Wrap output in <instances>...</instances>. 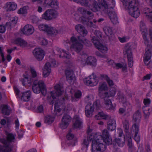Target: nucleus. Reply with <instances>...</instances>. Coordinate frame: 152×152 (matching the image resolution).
Wrapping results in <instances>:
<instances>
[{"mask_svg":"<svg viewBox=\"0 0 152 152\" xmlns=\"http://www.w3.org/2000/svg\"><path fill=\"white\" fill-rule=\"evenodd\" d=\"M151 51L149 50H148L146 52H145V56L144 58H146L148 59H150L151 58Z\"/></svg>","mask_w":152,"mask_h":152,"instance_id":"864d4df0","label":"nucleus"},{"mask_svg":"<svg viewBox=\"0 0 152 152\" xmlns=\"http://www.w3.org/2000/svg\"><path fill=\"white\" fill-rule=\"evenodd\" d=\"M15 43L19 46L21 47H25L27 45V43L21 38H18L15 39Z\"/></svg>","mask_w":152,"mask_h":152,"instance_id":"f704fd0d","label":"nucleus"},{"mask_svg":"<svg viewBox=\"0 0 152 152\" xmlns=\"http://www.w3.org/2000/svg\"><path fill=\"white\" fill-rule=\"evenodd\" d=\"M141 115L140 112L137 110L133 116V121L134 123L132 127H139Z\"/></svg>","mask_w":152,"mask_h":152,"instance_id":"dca6fc26","label":"nucleus"},{"mask_svg":"<svg viewBox=\"0 0 152 152\" xmlns=\"http://www.w3.org/2000/svg\"><path fill=\"white\" fill-rule=\"evenodd\" d=\"M143 37L144 41V43L146 45H148V40L146 38V35L145 34H144L142 35Z\"/></svg>","mask_w":152,"mask_h":152,"instance_id":"338daca9","label":"nucleus"},{"mask_svg":"<svg viewBox=\"0 0 152 152\" xmlns=\"http://www.w3.org/2000/svg\"><path fill=\"white\" fill-rule=\"evenodd\" d=\"M91 2L92 4H91L89 7L90 10L95 12L100 11L103 12L104 7L102 4L95 0H92Z\"/></svg>","mask_w":152,"mask_h":152,"instance_id":"f8f14e48","label":"nucleus"},{"mask_svg":"<svg viewBox=\"0 0 152 152\" xmlns=\"http://www.w3.org/2000/svg\"><path fill=\"white\" fill-rule=\"evenodd\" d=\"M71 118L69 115L64 114L60 124V127L62 129H66L71 122Z\"/></svg>","mask_w":152,"mask_h":152,"instance_id":"ddd939ff","label":"nucleus"},{"mask_svg":"<svg viewBox=\"0 0 152 152\" xmlns=\"http://www.w3.org/2000/svg\"><path fill=\"white\" fill-rule=\"evenodd\" d=\"M142 12L145 16L151 18L150 21L152 22V11L148 7H145L143 8Z\"/></svg>","mask_w":152,"mask_h":152,"instance_id":"cd10ccee","label":"nucleus"},{"mask_svg":"<svg viewBox=\"0 0 152 152\" xmlns=\"http://www.w3.org/2000/svg\"><path fill=\"white\" fill-rule=\"evenodd\" d=\"M23 78H21L20 80L22 83V84L23 86H25L26 84V82L27 81L28 77V76L25 75H23Z\"/></svg>","mask_w":152,"mask_h":152,"instance_id":"603ef678","label":"nucleus"},{"mask_svg":"<svg viewBox=\"0 0 152 152\" xmlns=\"http://www.w3.org/2000/svg\"><path fill=\"white\" fill-rule=\"evenodd\" d=\"M87 25L88 26L91 27L95 28L96 27V25L91 21H88L87 23Z\"/></svg>","mask_w":152,"mask_h":152,"instance_id":"0e129e2a","label":"nucleus"},{"mask_svg":"<svg viewBox=\"0 0 152 152\" xmlns=\"http://www.w3.org/2000/svg\"><path fill=\"white\" fill-rule=\"evenodd\" d=\"M18 18L16 17H13L11 19V22L12 24L14 25L17 23V21Z\"/></svg>","mask_w":152,"mask_h":152,"instance_id":"680f3d73","label":"nucleus"},{"mask_svg":"<svg viewBox=\"0 0 152 152\" xmlns=\"http://www.w3.org/2000/svg\"><path fill=\"white\" fill-rule=\"evenodd\" d=\"M30 71L31 73V77L32 78H34L37 77V72L33 68H31Z\"/></svg>","mask_w":152,"mask_h":152,"instance_id":"3c124183","label":"nucleus"},{"mask_svg":"<svg viewBox=\"0 0 152 152\" xmlns=\"http://www.w3.org/2000/svg\"><path fill=\"white\" fill-rule=\"evenodd\" d=\"M84 83L86 85L90 86H94L97 85L99 80L97 78L93 73L84 80Z\"/></svg>","mask_w":152,"mask_h":152,"instance_id":"9b49d317","label":"nucleus"},{"mask_svg":"<svg viewBox=\"0 0 152 152\" xmlns=\"http://www.w3.org/2000/svg\"><path fill=\"white\" fill-rule=\"evenodd\" d=\"M48 26L47 25L40 24L38 26V28L40 30L47 32Z\"/></svg>","mask_w":152,"mask_h":152,"instance_id":"8fccbe9b","label":"nucleus"},{"mask_svg":"<svg viewBox=\"0 0 152 152\" xmlns=\"http://www.w3.org/2000/svg\"><path fill=\"white\" fill-rule=\"evenodd\" d=\"M76 30L80 34V36L84 37L87 33V31L85 28L81 24H78L75 26Z\"/></svg>","mask_w":152,"mask_h":152,"instance_id":"6ab92c4d","label":"nucleus"},{"mask_svg":"<svg viewBox=\"0 0 152 152\" xmlns=\"http://www.w3.org/2000/svg\"><path fill=\"white\" fill-rule=\"evenodd\" d=\"M31 96V91H28L22 93L21 99L24 101H28L30 100Z\"/></svg>","mask_w":152,"mask_h":152,"instance_id":"bb28decb","label":"nucleus"},{"mask_svg":"<svg viewBox=\"0 0 152 152\" xmlns=\"http://www.w3.org/2000/svg\"><path fill=\"white\" fill-rule=\"evenodd\" d=\"M139 127H132L133 131L135 132L134 139L137 142H139L140 138L139 135H138L139 131Z\"/></svg>","mask_w":152,"mask_h":152,"instance_id":"c9c22d12","label":"nucleus"},{"mask_svg":"<svg viewBox=\"0 0 152 152\" xmlns=\"http://www.w3.org/2000/svg\"><path fill=\"white\" fill-rule=\"evenodd\" d=\"M28 9V7L27 6H24L23 7L20 8L18 11V13L19 14L22 15L26 14L27 13V11Z\"/></svg>","mask_w":152,"mask_h":152,"instance_id":"c03bdc74","label":"nucleus"},{"mask_svg":"<svg viewBox=\"0 0 152 152\" xmlns=\"http://www.w3.org/2000/svg\"><path fill=\"white\" fill-rule=\"evenodd\" d=\"M47 32L50 35H56L58 33V31L53 27L48 26Z\"/></svg>","mask_w":152,"mask_h":152,"instance_id":"37998d69","label":"nucleus"},{"mask_svg":"<svg viewBox=\"0 0 152 152\" xmlns=\"http://www.w3.org/2000/svg\"><path fill=\"white\" fill-rule=\"evenodd\" d=\"M66 137L68 140H71L73 138L74 135L71 133H68L66 135Z\"/></svg>","mask_w":152,"mask_h":152,"instance_id":"e2e57ef3","label":"nucleus"},{"mask_svg":"<svg viewBox=\"0 0 152 152\" xmlns=\"http://www.w3.org/2000/svg\"><path fill=\"white\" fill-rule=\"evenodd\" d=\"M96 61V59L94 57L89 56L87 58L85 63L88 65L95 66Z\"/></svg>","mask_w":152,"mask_h":152,"instance_id":"c85d7f7f","label":"nucleus"},{"mask_svg":"<svg viewBox=\"0 0 152 152\" xmlns=\"http://www.w3.org/2000/svg\"><path fill=\"white\" fill-rule=\"evenodd\" d=\"M94 111V108L91 104H88L85 107V113L87 117H90L91 116Z\"/></svg>","mask_w":152,"mask_h":152,"instance_id":"5701e85b","label":"nucleus"},{"mask_svg":"<svg viewBox=\"0 0 152 152\" xmlns=\"http://www.w3.org/2000/svg\"><path fill=\"white\" fill-rule=\"evenodd\" d=\"M128 65L129 67H132L133 65L132 57L127 58Z\"/></svg>","mask_w":152,"mask_h":152,"instance_id":"4d7b16f0","label":"nucleus"},{"mask_svg":"<svg viewBox=\"0 0 152 152\" xmlns=\"http://www.w3.org/2000/svg\"><path fill=\"white\" fill-rule=\"evenodd\" d=\"M75 96L77 99H80L81 98L82 94L80 91H78L75 93Z\"/></svg>","mask_w":152,"mask_h":152,"instance_id":"bf43d9fd","label":"nucleus"},{"mask_svg":"<svg viewBox=\"0 0 152 152\" xmlns=\"http://www.w3.org/2000/svg\"><path fill=\"white\" fill-rule=\"evenodd\" d=\"M128 137L127 140V145L129 147V151L130 152H133L135 150L133 144L132 143V140L130 136Z\"/></svg>","mask_w":152,"mask_h":152,"instance_id":"7c9ffc66","label":"nucleus"},{"mask_svg":"<svg viewBox=\"0 0 152 152\" xmlns=\"http://www.w3.org/2000/svg\"><path fill=\"white\" fill-rule=\"evenodd\" d=\"M124 55H126L127 58L132 57L131 48L128 46H126L124 52Z\"/></svg>","mask_w":152,"mask_h":152,"instance_id":"58836bf2","label":"nucleus"},{"mask_svg":"<svg viewBox=\"0 0 152 152\" xmlns=\"http://www.w3.org/2000/svg\"><path fill=\"white\" fill-rule=\"evenodd\" d=\"M73 120L74 122L73 127L75 129L80 128L81 127L82 122L79 116L77 115H75L74 116Z\"/></svg>","mask_w":152,"mask_h":152,"instance_id":"aec40b11","label":"nucleus"},{"mask_svg":"<svg viewBox=\"0 0 152 152\" xmlns=\"http://www.w3.org/2000/svg\"><path fill=\"white\" fill-rule=\"evenodd\" d=\"M45 3L52 8L57 9L58 7V2L57 0H45Z\"/></svg>","mask_w":152,"mask_h":152,"instance_id":"393cba45","label":"nucleus"},{"mask_svg":"<svg viewBox=\"0 0 152 152\" xmlns=\"http://www.w3.org/2000/svg\"><path fill=\"white\" fill-rule=\"evenodd\" d=\"M123 106L125 107V109L127 110V113L128 114L132 110V105L129 102H126L124 103Z\"/></svg>","mask_w":152,"mask_h":152,"instance_id":"ea45409f","label":"nucleus"},{"mask_svg":"<svg viewBox=\"0 0 152 152\" xmlns=\"http://www.w3.org/2000/svg\"><path fill=\"white\" fill-rule=\"evenodd\" d=\"M107 87L106 83L104 82L101 83H100L99 86V91L100 93V96L103 93H101V92L103 91L107 90Z\"/></svg>","mask_w":152,"mask_h":152,"instance_id":"e433bc0d","label":"nucleus"},{"mask_svg":"<svg viewBox=\"0 0 152 152\" xmlns=\"http://www.w3.org/2000/svg\"><path fill=\"white\" fill-rule=\"evenodd\" d=\"M34 31L33 27L31 25H27L23 28V33L26 35L32 34Z\"/></svg>","mask_w":152,"mask_h":152,"instance_id":"4be33fe9","label":"nucleus"},{"mask_svg":"<svg viewBox=\"0 0 152 152\" xmlns=\"http://www.w3.org/2000/svg\"><path fill=\"white\" fill-rule=\"evenodd\" d=\"M55 90L51 91L50 94L51 97L53 99L51 103L53 104L54 103V114L56 116H59L61 114L59 113L62 110L61 108L60 107L63 105L65 99H68V97L67 95L65 97L61 98V95L63 92V90L60 85L58 84L55 86Z\"/></svg>","mask_w":152,"mask_h":152,"instance_id":"f257e3e1","label":"nucleus"},{"mask_svg":"<svg viewBox=\"0 0 152 152\" xmlns=\"http://www.w3.org/2000/svg\"><path fill=\"white\" fill-rule=\"evenodd\" d=\"M45 88L44 82L42 80L38 81L35 80L34 81L32 90L34 93L39 94L42 91H43Z\"/></svg>","mask_w":152,"mask_h":152,"instance_id":"0eeeda50","label":"nucleus"},{"mask_svg":"<svg viewBox=\"0 0 152 152\" xmlns=\"http://www.w3.org/2000/svg\"><path fill=\"white\" fill-rule=\"evenodd\" d=\"M102 5L104 7V9L103 10V12L107 14L111 21L113 24H116L118 23V18L116 14L113 9V7H109L108 6H105L106 2L104 0L102 1Z\"/></svg>","mask_w":152,"mask_h":152,"instance_id":"423d86ee","label":"nucleus"},{"mask_svg":"<svg viewBox=\"0 0 152 152\" xmlns=\"http://www.w3.org/2000/svg\"><path fill=\"white\" fill-rule=\"evenodd\" d=\"M116 91V90L115 88L111 87L108 92L103 93L100 95L101 98L104 99L105 107L107 110H113L114 108L108 97L114 96L115 94Z\"/></svg>","mask_w":152,"mask_h":152,"instance_id":"39448f33","label":"nucleus"},{"mask_svg":"<svg viewBox=\"0 0 152 152\" xmlns=\"http://www.w3.org/2000/svg\"><path fill=\"white\" fill-rule=\"evenodd\" d=\"M61 54L59 55L60 57H64L66 58L70 59L71 57V55L66 53V52L64 50H62L60 51Z\"/></svg>","mask_w":152,"mask_h":152,"instance_id":"a18cd8bd","label":"nucleus"},{"mask_svg":"<svg viewBox=\"0 0 152 152\" xmlns=\"http://www.w3.org/2000/svg\"><path fill=\"white\" fill-rule=\"evenodd\" d=\"M123 124L124 132L127 133H128L129 128V120L126 119L124 120L123 122Z\"/></svg>","mask_w":152,"mask_h":152,"instance_id":"a19ab883","label":"nucleus"},{"mask_svg":"<svg viewBox=\"0 0 152 152\" xmlns=\"http://www.w3.org/2000/svg\"><path fill=\"white\" fill-rule=\"evenodd\" d=\"M99 137L102 138L107 144L110 145L112 143V139L107 129H104L102 131V135H99Z\"/></svg>","mask_w":152,"mask_h":152,"instance_id":"2eb2a0df","label":"nucleus"},{"mask_svg":"<svg viewBox=\"0 0 152 152\" xmlns=\"http://www.w3.org/2000/svg\"><path fill=\"white\" fill-rule=\"evenodd\" d=\"M92 106L94 107V109L95 108L97 110L100 109L101 107L100 102L98 100L95 101L93 103V104L92 105Z\"/></svg>","mask_w":152,"mask_h":152,"instance_id":"09e8293b","label":"nucleus"},{"mask_svg":"<svg viewBox=\"0 0 152 152\" xmlns=\"http://www.w3.org/2000/svg\"><path fill=\"white\" fill-rule=\"evenodd\" d=\"M17 7V4L13 2L10 3L8 5V10L10 11L15 10Z\"/></svg>","mask_w":152,"mask_h":152,"instance_id":"de8ad7c7","label":"nucleus"},{"mask_svg":"<svg viewBox=\"0 0 152 152\" xmlns=\"http://www.w3.org/2000/svg\"><path fill=\"white\" fill-rule=\"evenodd\" d=\"M78 11L83 15L87 14L89 16V17H88L87 19L88 20L91 19L93 18L94 16L93 13L91 12L87 11V10L83 7H80L78 8Z\"/></svg>","mask_w":152,"mask_h":152,"instance_id":"412c9836","label":"nucleus"},{"mask_svg":"<svg viewBox=\"0 0 152 152\" xmlns=\"http://www.w3.org/2000/svg\"><path fill=\"white\" fill-rule=\"evenodd\" d=\"M91 41L95 46L101 52L104 53H107L108 50L107 48L105 46L100 43L98 38L96 37L93 36L92 38Z\"/></svg>","mask_w":152,"mask_h":152,"instance_id":"6e6552de","label":"nucleus"},{"mask_svg":"<svg viewBox=\"0 0 152 152\" xmlns=\"http://www.w3.org/2000/svg\"><path fill=\"white\" fill-rule=\"evenodd\" d=\"M5 138H0V142L4 145H0V152H11L13 146L15 136L11 133H7Z\"/></svg>","mask_w":152,"mask_h":152,"instance_id":"f03ea898","label":"nucleus"},{"mask_svg":"<svg viewBox=\"0 0 152 152\" xmlns=\"http://www.w3.org/2000/svg\"><path fill=\"white\" fill-rule=\"evenodd\" d=\"M65 75L67 80L70 83H73L75 80V77L74 72L72 70H66Z\"/></svg>","mask_w":152,"mask_h":152,"instance_id":"f3484780","label":"nucleus"},{"mask_svg":"<svg viewBox=\"0 0 152 152\" xmlns=\"http://www.w3.org/2000/svg\"><path fill=\"white\" fill-rule=\"evenodd\" d=\"M57 16V12L53 10L48 9L42 14V18L46 20H49L56 18Z\"/></svg>","mask_w":152,"mask_h":152,"instance_id":"1a4fd4ad","label":"nucleus"},{"mask_svg":"<svg viewBox=\"0 0 152 152\" xmlns=\"http://www.w3.org/2000/svg\"><path fill=\"white\" fill-rule=\"evenodd\" d=\"M40 43L42 45H45L47 44L48 41L45 39L42 38L41 39Z\"/></svg>","mask_w":152,"mask_h":152,"instance_id":"774afa93","label":"nucleus"},{"mask_svg":"<svg viewBox=\"0 0 152 152\" xmlns=\"http://www.w3.org/2000/svg\"><path fill=\"white\" fill-rule=\"evenodd\" d=\"M103 31L107 36H113V33L112 28L108 26H106L103 28Z\"/></svg>","mask_w":152,"mask_h":152,"instance_id":"473e14b6","label":"nucleus"},{"mask_svg":"<svg viewBox=\"0 0 152 152\" xmlns=\"http://www.w3.org/2000/svg\"><path fill=\"white\" fill-rule=\"evenodd\" d=\"M1 111L3 114L7 115H9L11 112L10 107L6 105H4L2 106Z\"/></svg>","mask_w":152,"mask_h":152,"instance_id":"2f4dec72","label":"nucleus"},{"mask_svg":"<svg viewBox=\"0 0 152 152\" xmlns=\"http://www.w3.org/2000/svg\"><path fill=\"white\" fill-rule=\"evenodd\" d=\"M94 34L96 36V37L97 38V37H102V33L99 30H95L94 32Z\"/></svg>","mask_w":152,"mask_h":152,"instance_id":"052dcab7","label":"nucleus"},{"mask_svg":"<svg viewBox=\"0 0 152 152\" xmlns=\"http://www.w3.org/2000/svg\"><path fill=\"white\" fill-rule=\"evenodd\" d=\"M140 30L143 32H145L146 30V26L145 23L142 21H141L140 23Z\"/></svg>","mask_w":152,"mask_h":152,"instance_id":"5fc2aeb1","label":"nucleus"},{"mask_svg":"<svg viewBox=\"0 0 152 152\" xmlns=\"http://www.w3.org/2000/svg\"><path fill=\"white\" fill-rule=\"evenodd\" d=\"M82 36H80L78 37V40L79 42L82 43H83L86 46L88 47L90 46L91 45V43L88 40L86 39Z\"/></svg>","mask_w":152,"mask_h":152,"instance_id":"c756f323","label":"nucleus"},{"mask_svg":"<svg viewBox=\"0 0 152 152\" xmlns=\"http://www.w3.org/2000/svg\"><path fill=\"white\" fill-rule=\"evenodd\" d=\"M142 109L143 110V113L144 114L145 118H148L151 111V110L148 107L145 106H143L142 107Z\"/></svg>","mask_w":152,"mask_h":152,"instance_id":"4c0bfd02","label":"nucleus"},{"mask_svg":"<svg viewBox=\"0 0 152 152\" xmlns=\"http://www.w3.org/2000/svg\"><path fill=\"white\" fill-rule=\"evenodd\" d=\"M125 137L116 138L114 139V141L119 147H122L124 145L125 142Z\"/></svg>","mask_w":152,"mask_h":152,"instance_id":"72a5a7b5","label":"nucleus"},{"mask_svg":"<svg viewBox=\"0 0 152 152\" xmlns=\"http://www.w3.org/2000/svg\"><path fill=\"white\" fill-rule=\"evenodd\" d=\"M110 116L104 113L103 112H99L97 115L95 116V118L96 120L100 119V118L105 120H109L110 118Z\"/></svg>","mask_w":152,"mask_h":152,"instance_id":"a878e982","label":"nucleus"},{"mask_svg":"<svg viewBox=\"0 0 152 152\" xmlns=\"http://www.w3.org/2000/svg\"><path fill=\"white\" fill-rule=\"evenodd\" d=\"M143 102L144 104L145 105V106L148 107L151 103V100L148 99H144Z\"/></svg>","mask_w":152,"mask_h":152,"instance_id":"13d9d810","label":"nucleus"},{"mask_svg":"<svg viewBox=\"0 0 152 152\" xmlns=\"http://www.w3.org/2000/svg\"><path fill=\"white\" fill-rule=\"evenodd\" d=\"M117 96L118 98L119 99L120 101L122 102L123 104L126 102V98L123 93L119 92L117 94Z\"/></svg>","mask_w":152,"mask_h":152,"instance_id":"79ce46f5","label":"nucleus"},{"mask_svg":"<svg viewBox=\"0 0 152 152\" xmlns=\"http://www.w3.org/2000/svg\"><path fill=\"white\" fill-rule=\"evenodd\" d=\"M108 121L107 123V128L111 131L114 130L116 128V122L115 120L113 118H111L110 117V118L107 120Z\"/></svg>","mask_w":152,"mask_h":152,"instance_id":"a211bd4d","label":"nucleus"},{"mask_svg":"<svg viewBox=\"0 0 152 152\" xmlns=\"http://www.w3.org/2000/svg\"><path fill=\"white\" fill-rule=\"evenodd\" d=\"M88 141H92V152H104L106 147L105 145L100 142L99 139L94 137V134H92L88 137Z\"/></svg>","mask_w":152,"mask_h":152,"instance_id":"20e7f679","label":"nucleus"},{"mask_svg":"<svg viewBox=\"0 0 152 152\" xmlns=\"http://www.w3.org/2000/svg\"><path fill=\"white\" fill-rule=\"evenodd\" d=\"M143 37L144 41V43L146 45H148V40L146 38V35L145 34H144L142 35Z\"/></svg>","mask_w":152,"mask_h":152,"instance_id":"69168bd1","label":"nucleus"},{"mask_svg":"<svg viewBox=\"0 0 152 152\" xmlns=\"http://www.w3.org/2000/svg\"><path fill=\"white\" fill-rule=\"evenodd\" d=\"M50 64V63H46L43 69V76L44 77H47L50 74L51 71Z\"/></svg>","mask_w":152,"mask_h":152,"instance_id":"b1692460","label":"nucleus"},{"mask_svg":"<svg viewBox=\"0 0 152 152\" xmlns=\"http://www.w3.org/2000/svg\"><path fill=\"white\" fill-rule=\"evenodd\" d=\"M123 65L120 63H115L113 67L116 69H118L123 67Z\"/></svg>","mask_w":152,"mask_h":152,"instance_id":"6e6d98bb","label":"nucleus"},{"mask_svg":"<svg viewBox=\"0 0 152 152\" xmlns=\"http://www.w3.org/2000/svg\"><path fill=\"white\" fill-rule=\"evenodd\" d=\"M71 40L72 44L71 45V47L77 53L80 52L82 49L83 46L81 43L77 40V39L74 37L71 38Z\"/></svg>","mask_w":152,"mask_h":152,"instance_id":"9d476101","label":"nucleus"},{"mask_svg":"<svg viewBox=\"0 0 152 152\" xmlns=\"http://www.w3.org/2000/svg\"><path fill=\"white\" fill-rule=\"evenodd\" d=\"M126 9L129 10V12L131 16L135 18H137L140 15V12L138 10V0H123L122 1Z\"/></svg>","mask_w":152,"mask_h":152,"instance_id":"7ed1b4c3","label":"nucleus"},{"mask_svg":"<svg viewBox=\"0 0 152 152\" xmlns=\"http://www.w3.org/2000/svg\"><path fill=\"white\" fill-rule=\"evenodd\" d=\"M54 118L49 115L47 116L45 118V122L49 124L53 122L54 121Z\"/></svg>","mask_w":152,"mask_h":152,"instance_id":"49530a36","label":"nucleus"},{"mask_svg":"<svg viewBox=\"0 0 152 152\" xmlns=\"http://www.w3.org/2000/svg\"><path fill=\"white\" fill-rule=\"evenodd\" d=\"M33 53L35 58L38 61H42L45 56L44 51L39 48H35Z\"/></svg>","mask_w":152,"mask_h":152,"instance_id":"4468645a","label":"nucleus"}]
</instances>
